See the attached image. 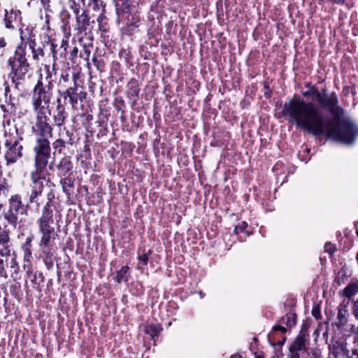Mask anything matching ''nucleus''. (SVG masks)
<instances>
[{
    "instance_id": "nucleus-1",
    "label": "nucleus",
    "mask_w": 358,
    "mask_h": 358,
    "mask_svg": "<svg viewBox=\"0 0 358 358\" xmlns=\"http://www.w3.org/2000/svg\"><path fill=\"white\" fill-rule=\"evenodd\" d=\"M309 90L303 92L304 96H312L321 109L329 112L334 119H324L318 107L312 102H307L300 97L293 98L285 102L282 115L289 122L297 128L314 136L325 135L336 141L351 145L358 136V127L350 119H340L344 110L339 105L336 92L328 94L325 89L307 85Z\"/></svg>"
},
{
    "instance_id": "nucleus-2",
    "label": "nucleus",
    "mask_w": 358,
    "mask_h": 358,
    "mask_svg": "<svg viewBox=\"0 0 358 358\" xmlns=\"http://www.w3.org/2000/svg\"><path fill=\"white\" fill-rule=\"evenodd\" d=\"M30 52L35 61H38L45 55L43 47L38 45L35 39L28 38L17 46L13 56L8 59V63L11 68L10 73L11 80L17 90L20 89L22 82L25 80L26 78L29 77L31 68L28 58Z\"/></svg>"
},
{
    "instance_id": "nucleus-3",
    "label": "nucleus",
    "mask_w": 358,
    "mask_h": 358,
    "mask_svg": "<svg viewBox=\"0 0 358 358\" xmlns=\"http://www.w3.org/2000/svg\"><path fill=\"white\" fill-rule=\"evenodd\" d=\"M33 151L34 152V169L30 173L31 182L30 201L31 202L36 201L41 194L43 193L45 182H50V178H46V176L50 175L46 169L51 155L49 138H36Z\"/></svg>"
},
{
    "instance_id": "nucleus-4",
    "label": "nucleus",
    "mask_w": 358,
    "mask_h": 358,
    "mask_svg": "<svg viewBox=\"0 0 358 358\" xmlns=\"http://www.w3.org/2000/svg\"><path fill=\"white\" fill-rule=\"evenodd\" d=\"M38 231L41 235L38 247L42 250H55L54 241L57 236L54 227L52 213L48 209V204L43 208L41 216L37 221Z\"/></svg>"
},
{
    "instance_id": "nucleus-5",
    "label": "nucleus",
    "mask_w": 358,
    "mask_h": 358,
    "mask_svg": "<svg viewBox=\"0 0 358 358\" xmlns=\"http://www.w3.org/2000/svg\"><path fill=\"white\" fill-rule=\"evenodd\" d=\"M31 194V184L30 185V192H29V199L27 204L23 203L22 197L19 194L13 195L8 199V208L5 209L3 212V218L8 224L16 227L18 222V214L27 215L28 208L30 204L35 203L38 208L40 206L41 204V198L42 193L36 201L32 202L30 201Z\"/></svg>"
},
{
    "instance_id": "nucleus-6",
    "label": "nucleus",
    "mask_w": 358,
    "mask_h": 358,
    "mask_svg": "<svg viewBox=\"0 0 358 358\" xmlns=\"http://www.w3.org/2000/svg\"><path fill=\"white\" fill-rule=\"evenodd\" d=\"M53 83L48 80L45 84L41 77L31 92V105L35 113H45L52 98Z\"/></svg>"
},
{
    "instance_id": "nucleus-7",
    "label": "nucleus",
    "mask_w": 358,
    "mask_h": 358,
    "mask_svg": "<svg viewBox=\"0 0 358 358\" xmlns=\"http://www.w3.org/2000/svg\"><path fill=\"white\" fill-rule=\"evenodd\" d=\"M22 140V138L17 135L5 134L4 158L7 165L15 163L22 157L23 146L20 144Z\"/></svg>"
},
{
    "instance_id": "nucleus-8",
    "label": "nucleus",
    "mask_w": 358,
    "mask_h": 358,
    "mask_svg": "<svg viewBox=\"0 0 358 358\" xmlns=\"http://www.w3.org/2000/svg\"><path fill=\"white\" fill-rule=\"evenodd\" d=\"M78 76L76 74L73 76L74 86L67 88L61 96L64 100H67L73 110H78V104L83 105V103L87 98V92L77 84Z\"/></svg>"
},
{
    "instance_id": "nucleus-9",
    "label": "nucleus",
    "mask_w": 358,
    "mask_h": 358,
    "mask_svg": "<svg viewBox=\"0 0 358 358\" xmlns=\"http://www.w3.org/2000/svg\"><path fill=\"white\" fill-rule=\"evenodd\" d=\"M35 114V122L32 127L34 134L37 138H52L54 125L50 124V118L47 112Z\"/></svg>"
},
{
    "instance_id": "nucleus-10",
    "label": "nucleus",
    "mask_w": 358,
    "mask_h": 358,
    "mask_svg": "<svg viewBox=\"0 0 358 358\" xmlns=\"http://www.w3.org/2000/svg\"><path fill=\"white\" fill-rule=\"evenodd\" d=\"M47 110L48 114L51 117L53 125L61 131L69 116L65 103L62 101V96L57 98L56 107L52 113L50 108Z\"/></svg>"
},
{
    "instance_id": "nucleus-11",
    "label": "nucleus",
    "mask_w": 358,
    "mask_h": 358,
    "mask_svg": "<svg viewBox=\"0 0 358 358\" xmlns=\"http://www.w3.org/2000/svg\"><path fill=\"white\" fill-rule=\"evenodd\" d=\"M0 255L8 258L15 256L13 244L10 238L9 231L0 227Z\"/></svg>"
},
{
    "instance_id": "nucleus-12",
    "label": "nucleus",
    "mask_w": 358,
    "mask_h": 358,
    "mask_svg": "<svg viewBox=\"0 0 358 358\" xmlns=\"http://www.w3.org/2000/svg\"><path fill=\"white\" fill-rule=\"evenodd\" d=\"M309 342V336L307 332V327L303 325L299 335L290 343L289 348L298 352H306L308 350L306 345Z\"/></svg>"
},
{
    "instance_id": "nucleus-13",
    "label": "nucleus",
    "mask_w": 358,
    "mask_h": 358,
    "mask_svg": "<svg viewBox=\"0 0 358 358\" xmlns=\"http://www.w3.org/2000/svg\"><path fill=\"white\" fill-rule=\"evenodd\" d=\"M90 24V19L85 10H83L80 15L76 16V22L74 30L77 31L76 35L80 36L85 32Z\"/></svg>"
},
{
    "instance_id": "nucleus-14",
    "label": "nucleus",
    "mask_w": 358,
    "mask_h": 358,
    "mask_svg": "<svg viewBox=\"0 0 358 358\" xmlns=\"http://www.w3.org/2000/svg\"><path fill=\"white\" fill-rule=\"evenodd\" d=\"M140 87L136 78H131L127 85V96L132 101V105L136 104L139 96Z\"/></svg>"
},
{
    "instance_id": "nucleus-15",
    "label": "nucleus",
    "mask_w": 358,
    "mask_h": 358,
    "mask_svg": "<svg viewBox=\"0 0 358 358\" xmlns=\"http://www.w3.org/2000/svg\"><path fill=\"white\" fill-rule=\"evenodd\" d=\"M57 175L59 177L66 176L71 174L73 169V164L69 157H64L60 159L56 166Z\"/></svg>"
},
{
    "instance_id": "nucleus-16",
    "label": "nucleus",
    "mask_w": 358,
    "mask_h": 358,
    "mask_svg": "<svg viewBox=\"0 0 358 358\" xmlns=\"http://www.w3.org/2000/svg\"><path fill=\"white\" fill-rule=\"evenodd\" d=\"M118 22H124L127 26H133L134 27H138V22L140 21V16L133 12L132 6H130L129 12L127 13L124 15V17H120L117 16Z\"/></svg>"
},
{
    "instance_id": "nucleus-17",
    "label": "nucleus",
    "mask_w": 358,
    "mask_h": 358,
    "mask_svg": "<svg viewBox=\"0 0 358 358\" xmlns=\"http://www.w3.org/2000/svg\"><path fill=\"white\" fill-rule=\"evenodd\" d=\"M117 15L120 17H124L125 14L129 12L130 6H132L134 0H114Z\"/></svg>"
},
{
    "instance_id": "nucleus-18",
    "label": "nucleus",
    "mask_w": 358,
    "mask_h": 358,
    "mask_svg": "<svg viewBox=\"0 0 358 358\" xmlns=\"http://www.w3.org/2000/svg\"><path fill=\"white\" fill-rule=\"evenodd\" d=\"M32 241L33 236H29L26 238L24 243L21 245V250L23 252L24 261L29 262L33 258L32 257Z\"/></svg>"
},
{
    "instance_id": "nucleus-19",
    "label": "nucleus",
    "mask_w": 358,
    "mask_h": 358,
    "mask_svg": "<svg viewBox=\"0 0 358 358\" xmlns=\"http://www.w3.org/2000/svg\"><path fill=\"white\" fill-rule=\"evenodd\" d=\"M330 353L338 358L341 355H348L349 352L345 345L341 341H336L329 346Z\"/></svg>"
},
{
    "instance_id": "nucleus-20",
    "label": "nucleus",
    "mask_w": 358,
    "mask_h": 358,
    "mask_svg": "<svg viewBox=\"0 0 358 358\" xmlns=\"http://www.w3.org/2000/svg\"><path fill=\"white\" fill-rule=\"evenodd\" d=\"M348 310L346 305H340L338 308L336 326L338 329L343 328L348 323Z\"/></svg>"
},
{
    "instance_id": "nucleus-21",
    "label": "nucleus",
    "mask_w": 358,
    "mask_h": 358,
    "mask_svg": "<svg viewBox=\"0 0 358 358\" xmlns=\"http://www.w3.org/2000/svg\"><path fill=\"white\" fill-rule=\"evenodd\" d=\"M78 40L80 43H83V53H81L80 57H83L85 60L88 61L91 53V48L93 46V38L91 35H89L87 38V41L84 42V38L83 36H80Z\"/></svg>"
},
{
    "instance_id": "nucleus-22",
    "label": "nucleus",
    "mask_w": 358,
    "mask_h": 358,
    "mask_svg": "<svg viewBox=\"0 0 358 358\" xmlns=\"http://www.w3.org/2000/svg\"><path fill=\"white\" fill-rule=\"evenodd\" d=\"M59 183L62 187L63 192L66 195H70L69 191L68 189L69 187H73L75 185V178L71 176V174H69L66 176L60 177Z\"/></svg>"
},
{
    "instance_id": "nucleus-23",
    "label": "nucleus",
    "mask_w": 358,
    "mask_h": 358,
    "mask_svg": "<svg viewBox=\"0 0 358 358\" xmlns=\"http://www.w3.org/2000/svg\"><path fill=\"white\" fill-rule=\"evenodd\" d=\"M43 262L46 266L50 268L53 266V259L56 254V250H42Z\"/></svg>"
},
{
    "instance_id": "nucleus-24",
    "label": "nucleus",
    "mask_w": 358,
    "mask_h": 358,
    "mask_svg": "<svg viewBox=\"0 0 358 358\" xmlns=\"http://www.w3.org/2000/svg\"><path fill=\"white\" fill-rule=\"evenodd\" d=\"M358 291V281L354 280L352 281L343 291V295L350 299L352 296H355Z\"/></svg>"
},
{
    "instance_id": "nucleus-25",
    "label": "nucleus",
    "mask_w": 358,
    "mask_h": 358,
    "mask_svg": "<svg viewBox=\"0 0 358 358\" xmlns=\"http://www.w3.org/2000/svg\"><path fill=\"white\" fill-rule=\"evenodd\" d=\"M129 276V267L124 266L117 271L115 279L117 283H121L122 282H127Z\"/></svg>"
},
{
    "instance_id": "nucleus-26",
    "label": "nucleus",
    "mask_w": 358,
    "mask_h": 358,
    "mask_svg": "<svg viewBox=\"0 0 358 358\" xmlns=\"http://www.w3.org/2000/svg\"><path fill=\"white\" fill-rule=\"evenodd\" d=\"M43 279L44 277L42 273L35 271L34 274L30 278L32 287L36 289H38L41 284L43 282Z\"/></svg>"
},
{
    "instance_id": "nucleus-27",
    "label": "nucleus",
    "mask_w": 358,
    "mask_h": 358,
    "mask_svg": "<svg viewBox=\"0 0 358 358\" xmlns=\"http://www.w3.org/2000/svg\"><path fill=\"white\" fill-rule=\"evenodd\" d=\"M281 322L287 327L292 328L296 323V315L295 313H288L285 316L281 317Z\"/></svg>"
},
{
    "instance_id": "nucleus-28",
    "label": "nucleus",
    "mask_w": 358,
    "mask_h": 358,
    "mask_svg": "<svg viewBox=\"0 0 358 358\" xmlns=\"http://www.w3.org/2000/svg\"><path fill=\"white\" fill-rule=\"evenodd\" d=\"M10 268L11 271V277L13 278L14 280H16L17 276L20 272V266L16 260V255L11 257V260L10 262Z\"/></svg>"
},
{
    "instance_id": "nucleus-29",
    "label": "nucleus",
    "mask_w": 358,
    "mask_h": 358,
    "mask_svg": "<svg viewBox=\"0 0 358 358\" xmlns=\"http://www.w3.org/2000/svg\"><path fill=\"white\" fill-rule=\"evenodd\" d=\"M12 51L11 46L3 37H0V56L5 57Z\"/></svg>"
},
{
    "instance_id": "nucleus-30",
    "label": "nucleus",
    "mask_w": 358,
    "mask_h": 358,
    "mask_svg": "<svg viewBox=\"0 0 358 358\" xmlns=\"http://www.w3.org/2000/svg\"><path fill=\"white\" fill-rule=\"evenodd\" d=\"M17 15V11H12L10 13H8V12L6 13L4 16V22L6 28L12 29L14 27L13 24V21L16 19Z\"/></svg>"
},
{
    "instance_id": "nucleus-31",
    "label": "nucleus",
    "mask_w": 358,
    "mask_h": 358,
    "mask_svg": "<svg viewBox=\"0 0 358 358\" xmlns=\"http://www.w3.org/2000/svg\"><path fill=\"white\" fill-rule=\"evenodd\" d=\"M92 9L96 12H106V3L102 0H92Z\"/></svg>"
},
{
    "instance_id": "nucleus-32",
    "label": "nucleus",
    "mask_w": 358,
    "mask_h": 358,
    "mask_svg": "<svg viewBox=\"0 0 358 358\" xmlns=\"http://www.w3.org/2000/svg\"><path fill=\"white\" fill-rule=\"evenodd\" d=\"M59 138L53 142L52 145L55 149H58L59 152H60L62 148H66L67 143L64 138L61 137L62 134L60 131L59 133Z\"/></svg>"
},
{
    "instance_id": "nucleus-33",
    "label": "nucleus",
    "mask_w": 358,
    "mask_h": 358,
    "mask_svg": "<svg viewBox=\"0 0 358 358\" xmlns=\"http://www.w3.org/2000/svg\"><path fill=\"white\" fill-rule=\"evenodd\" d=\"M92 62L98 71L101 72L104 71L105 63L102 59H98L96 56H94L92 58Z\"/></svg>"
},
{
    "instance_id": "nucleus-34",
    "label": "nucleus",
    "mask_w": 358,
    "mask_h": 358,
    "mask_svg": "<svg viewBox=\"0 0 358 358\" xmlns=\"http://www.w3.org/2000/svg\"><path fill=\"white\" fill-rule=\"evenodd\" d=\"M146 334H149L152 338L157 336L159 329L155 325H148L145 328Z\"/></svg>"
},
{
    "instance_id": "nucleus-35",
    "label": "nucleus",
    "mask_w": 358,
    "mask_h": 358,
    "mask_svg": "<svg viewBox=\"0 0 358 358\" xmlns=\"http://www.w3.org/2000/svg\"><path fill=\"white\" fill-rule=\"evenodd\" d=\"M152 251L148 250L146 252H144L142 255H138V260L139 263L142 264L143 266L148 264L149 257L150 256Z\"/></svg>"
},
{
    "instance_id": "nucleus-36",
    "label": "nucleus",
    "mask_w": 358,
    "mask_h": 358,
    "mask_svg": "<svg viewBox=\"0 0 358 358\" xmlns=\"http://www.w3.org/2000/svg\"><path fill=\"white\" fill-rule=\"evenodd\" d=\"M69 46L68 41L66 39H63L61 42V45L59 47L60 52L59 56L60 57H65L66 54L67 52V48Z\"/></svg>"
},
{
    "instance_id": "nucleus-37",
    "label": "nucleus",
    "mask_w": 358,
    "mask_h": 358,
    "mask_svg": "<svg viewBox=\"0 0 358 358\" xmlns=\"http://www.w3.org/2000/svg\"><path fill=\"white\" fill-rule=\"evenodd\" d=\"M70 8L76 16L80 15V5L79 3H76L75 0H70Z\"/></svg>"
},
{
    "instance_id": "nucleus-38",
    "label": "nucleus",
    "mask_w": 358,
    "mask_h": 358,
    "mask_svg": "<svg viewBox=\"0 0 358 358\" xmlns=\"http://www.w3.org/2000/svg\"><path fill=\"white\" fill-rule=\"evenodd\" d=\"M106 12H100L99 17H97V22L99 23V28L102 31H106V29L104 27L103 24V21L106 19L105 15Z\"/></svg>"
},
{
    "instance_id": "nucleus-39",
    "label": "nucleus",
    "mask_w": 358,
    "mask_h": 358,
    "mask_svg": "<svg viewBox=\"0 0 358 358\" xmlns=\"http://www.w3.org/2000/svg\"><path fill=\"white\" fill-rule=\"evenodd\" d=\"M116 105L115 108L117 111H120L122 114L124 113V110L122 109V106H124V101L122 97L119 96L115 98Z\"/></svg>"
},
{
    "instance_id": "nucleus-40",
    "label": "nucleus",
    "mask_w": 358,
    "mask_h": 358,
    "mask_svg": "<svg viewBox=\"0 0 358 358\" xmlns=\"http://www.w3.org/2000/svg\"><path fill=\"white\" fill-rule=\"evenodd\" d=\"M63 131H65L66 136L68 138L66 143L68 145H73L75 143L74 138H73V134L71 131L66 129V127H62Z\"/></svg>"
},
{
    "instance_id": "nucleus-41",
    "label": "nucleus",
    "mask_w": 358,
    "mask_h": 358,
    "mask_svg": "<svg viewBox=\"0 0 358 358\" xmlns=\"http://www.w3.org/2000/svg\"><path fill=\"white\" fill-rule=\"evenodd\" d=\"M47 198H48V202L44 205L43 208L46 207V206L48 204V209L52 213V214L54 213L53 212V210L51 208V206H52V200L55 198V194L53 193V192H49L48 194H47Z\"/></svg>"
},
{
    "instance_id": "nucleus-42",
    "label": "nucleus",
    "mask_w": 358,
    "mask_h": 358,
    "mask_svg": "<svg viewBox=\"0 0 358 358\" xmlns=\"http://www.w3.org/2000/svg\"><path fill=\"white\" fill-rule=\"evenodd\" d=\"M3 257H1L0 255V277L6 278L7 273H6V267H5V262L3 259Z\"/></svg>"
},
{
    "instance_id": "nucleus-43",
    "label": "nucleus",
    "mask_w": 358,
    "mask_h": 358,
    "mask_svg": "<svg viewBox=\"0 0 358 358\" xmlns=\"http://www.w3.org/2000/svg\"><path fill=\"white\" fill-rule=\"evenodd\" d=\"M247 227L248 223L243 221L239 223L237 226H236L234 231L236 234H238L240 232L244 231Z\"/></svg>"
},
{
    "instance_id": "nucleus-44",
    "label": "nucleus",
    "mask_w": 358,
    "mask_h": 358,
    "mask_svg": "<svg viewBox=\"0 0 358 358\" xmlns=\"http://www.w3.org/2000/svg\"><path fill=\"white\" fill-rule=\"evenodd\" d=\"M8 185L5 182V180L0 183V194H6L8 192Z\"/></svg>"
},
{
    "instance_id": "nucleus-45",
    "label": "nucleus",
    "mask_w": 358,
    "mask_h": 358,
    "mask_svg": "<svg viewBox=\"0 0 358 358\" xmlns=\"http://www.w3.org/2000/svg\"><path fill=\"white\" fill-rule=\"evenodd\" d=\"M50 46H51V53L52 55V57L55 59L58 58L57 55H58V52L60 50L59 48L57 50V45L56 44H55L54 43H51Z\"/></svg>"
},
{
    "instance_id": "nucleus-46",
    "label": "nucleus",
    "mask_w": 358,
    "mask_h": 358,
    "mask_svg": "<svg viewBox=\"0 0 358 358\" xmlns=\"http://www.w3.org/2000/svg\"><path fill=\"white\" fill-rule=\"evenodd\" d=\"M287 358H301L299 352L289 348Z\"/></svg>"
},
{
    "instance_id": "nucleus-47",
    "label": "nucleus",
    "mask_w": 358,
    "mask_h": 358,
    "mask_svg": "<svg viewBox=\"0 0 358 358\" xmlns=\"http://www.w3.org/2000/svg\"><path fill=\"white\" fill-rule=\"evenodd\" d=\"M24 269L26 270V275L28 278H31V277L34 274L35 271H34L31 266L24 265Z\"/></svg>"
},
{
    "instance_id": "nucleus-48",
    "label": "nucleus",
    "mask_w": 358,
    "mask_h": 358,
    "mask_svg": "<svg viewBox=\"0 0 358 358\" xmlns=\"http://www.w3.org/2000/svg\"><path fill=\"white\" fill-rule=\"evenodd\" d=\"M324 250L325 252H327L329 254H332L335 251L334 245L331 243H327L324 245Z\"/></svg>"
},
{
    "instance_id": "nucleus-49",
    "label": "nucleus",
    "mask_w": 358,
    "mask_h": 358,
    "mask_svg": "<svg viewBox=\"0 0 358 358\" xmlns=\"http://www.w3.org/2000/svg\"><path fill=\"white\" fill-rule=\"evenodd\" d=\"M353 315L358 320V300L354 303Z\"/></svg>"
},
{
    "instance_id": "nucleus-50",
    "label": "nucleus",
    "mask_w": 358,
    "mask_h": 358,
    "mask_svg": "<svg viewBox=\"0 0 358 358\" xmlns=\"http://www.w3.org/2000/svg\"><path fill=\"white\" fill-rule=\"evenodd\" d=\"M273 331H280L282 334H285L287 332V329L282 326H274L273 327Z\"/></svg>"
},
{
    "instance_id": "nucleus-51",
    "label": "nucleus",
    "mask_w": 358,
    "mask_h": 358,
    "mask_svg": "<svg viewBox=\"0 0 358 358\" xmlns=\"http://www.w3.org/2000/svg\"><path fill=\"white\" fill-rule=\"evenodd\" d=\"M4 85H5L4 94H5L6 99H8V93L10 92V87H9V86H8L7 83H5Z\"/></svg>"
},
{
    "instance_id": "nucleus-52",
    "label": "nucleus",
    "mask_w": 358,
    "mask_h": 358,
    "mask_svg": "<svg viewBox=\"0 0 358 358\" xmlns=\"http://www.w3.org/2000/svg\"><path fill=\"white\" fill-rule=\"evenodd\" d=\"M312 315L314 316L316 319H318L320 317V312L319 310H317L316 309H313L312 310Z\"/></svg>"
},
{
    "instance_id": "nucleus-53",
    "label": "nucleus",
    "mask_w": 358,
    "mask_h": 358,
    "mask_svg": "<svg viewBox=\"0 0 358 358\" xmlns=\"http://www.w3.org/2000/svg\"><path fill=\"white\" fill-rule=\"evenodd\" d=\"M78 52V48L76 47H74L71 52V56L73 57H76L77 56Z\"/></svg>"
},
{
    "instance_id": "nucleus-54",
    "label": "nucleus",
    "mask_w": 358,
    "mask_h": 358,
    "mask_svg": "<svg viewBox=\"0 0 358 358\" xmlns=\"http://www.w3.org/2000/svg\"><path fill=\"white\" fill-rule=\"evenodd\" d=\"M285 341H286V337H284L282 341H278L277 344H273V346H275V345L282 346L285 344Z\"/></svg>"
},
{
    "instance_id": "nucleus-55",
    "label": "nucleus",
    "mask_w": 358,
    "mask_h": 358,
    "mask_svg": "<svg viewBox=\"0 0 358 358\" xmlns=\"http://www.w3.org/2000/svg\"><path fill=\"white\" fill-rule=\"evenodd\" d=\"M349 358H358V350H353L352 356Z\"/></svg>"
},
{
    "instance_id": "nucleus-56",
    "label": "nucleus",
    "mask_w": 358,
    "mask_h": 358,
    "mask_svg": "<svg viewBox=\"0 0 358 358\" xmlns=\"http://www.w3.org/2000/svg\"><path fill=\"white\" fill-rule=\"evenodd\" d=\"M96 123L99 126V127H106V124H104V122L103 120H96Z\"/></svg>"
},
{
    "instance_id": "nucleus-57",
    "label": "nucleus",
    "mask_w": 358,
    "mask_h": 358,
    "mask_svg": "<svg viewBox=\"0 0 358 358\" xmlns=\"http://www.w3.org/2000/svg\"><path fill=\"white\" fill-rule=\"evenodd\" d=\"M62 78L64 79V81H68L69 80V74H62Z\"/></svg>"
},
{
    "instance_id": "nucleus-58",
    "label": "nucleus",
    "mask_w": 358,
    "mask_h": 358,
    "mask_svg": "<svg viewBox=\"0 0 358 358\" xmlns=\"http://www.w3.org/2000/svg\"><path fill=\"white\" fill-rule=\"evenodd\" d=\"M87 120H92V115H89L87 116Z\"/></svg>"
},
{
    "instance_id": "nucleus-59",
    "label": "nucleus",
    "mask_w": 358,
    "mask_h": 358,
    "mask_svg": "<svg viewBox=\"0 0 358 358\" xmlns=\"http://www.w3.org/2000/svg\"><path fill=\"white\" fill-rule=\"evenodd\" d=\"M50 77H51V76H50V73H49L48 76L46 77V80H48L49 78H50Z\"/></svg>"
},
{
    "instance_id": "nucleus-60",
    "label": "nucleus",
    "mask_w": 358,
    "mask_h": 358,
    "mask_svg": "<svg viewBox=\"0 0 358 358\" xmlns=\"http://www.w3.org/2000/svg\"><path fill=\"white\" fill-rule=\"evenodd\" d=\"M121 120H122V121H124L125 120V118H124V117L123 115L121 116Z\"/></svg>"
},
{
    "instance_id": "nucleus-61",
    "label": "nucleus",
    "mask_w": 358,
    "mask_h": 358,
    "mask_svg": "<svg viewBox=\"0 0 358 358\" xmlns=\"http://www.w3.org/2000/svg\"><path fill=\"white\" fill-rule=\"evenodd\" d=\"M255 358H264V357L262 356L259 355V356H256Z\"/></svg>"
},
{
    "instance_id": "nucleus-62",
    "label": "nucleus",
    "mask_w": 358,
    "mask_h": 358,
    "mask_svg": "<svg viewBox=\"0 0 358 358\" xmlns=\"http://www.w3.org/2000/svg\"><path fill=\"white\" fill-rule=\"evenodd\" d=\"M356 234H357V236L358 237V229H357V231H356Z\"/></svg>"
},
{
    "instance_id": "nucleus-63",
    "label": "nucleus",
    "mask_w": 358,
    "mask_h": 358,
    "mask_svg": "<svg viewBox=\"0 0 358 358\" xmlns=\"http://www.w3.org/2000/svg\"><path fill=\"white\" fill-rule=\"evenodd\" d=\"M2 207V204H0V208Z\"/></svg>"
},
{
    "instance_id": "nucleus-64",
    "label": "nucleus",
    "mask_w": 358,
    "mask_h": 358,
    "mask_svg": "<svg viewBox=\"0 0 358 358\" xmlns=\"http://www.w3.org/2000/svg\"><path fill=\"white\" fill-rule=\"evenodd\" d=\"M357 332H358V327H357Z\"/></svg>"
}]
</instances>
